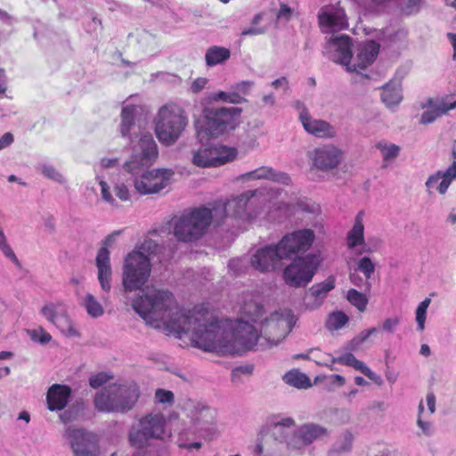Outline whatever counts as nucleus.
I'll return each mask as SVG.
<instances>
[{
  "instance_id": "f257e3e1",
  "label": "nucleus",
  "mask_w": 456,
  "mask_h": 456,
  "mask_svg": "<svg viewBox=\"0 0 456 456\" xmlns=\"http://www.w3.org/2000/svg\"><path fill=\"white\" fill-rule=\"evenodd\" d=\"M133 308L147 325L179 337L189 335L191 344L205 352L233 349L225 340L222 326L212 312L203 306L189 311L180 308L168 289L147 287L133 302Z\"/></svg>"
},
{
  "instance_id": "f03ea898",
  "label": "nucleus",
  "mask_w": 456,
  "mask_h": 456,
  "mask_svg": "<svg viewBox=\"0 0 456 456\" xmlns=\"http://www.w3.org/2000/svg\"><path fill=\"white\" fill-rule=\"evenodd\" d=\"M296 318L290 310L275 311L261 322V335L256 327L248 322H218L225 340L233 347L232 351L210 350L223 354H240L242 350L265 349L278 345L291 331Z\"/></svg>"
},
{
  "instance_id": "7ed1b4c3",
  "label": "nucleus",
  "mask_w": 456,
  "mask_h": 456,
  "mask_svg": "<svg viewBox=\"0 0 456 456\" xmlns=\"http://www.w3.org/2000/svg\"><path fill=\"white\" fill-rule=\"evenodd\" d=\"M158 146L151 134L142 133L138 140H132L131 159L124 164L127 173L138 175L134 179V188L140 194H153L169 185L174 171L158 168L144 171L158 158Z\"/></svg>"
},
{
  "instance_id": "20e7f679",
  "label": "nucleus",
  "mask_w": 456,
  "mask_h": 456,
  "mask_svg": "<svg viewBox=\"0 0 456 456\" xmlns=\"http://www.w3.org/2000/svg\"><path fill=\"white\" fill-rule=\"evenodd\" d=\"M158 248V244L149 239L126 255L122 268V284L126 291L141 289L147 282L151 272V255Z\"/></svg>"
},
{
  "instance_id": "39448f33",
  "label": "nucleus",
  "mask_w": 456,
  "mask_h": 456,
  "mask_svg": "<svg viewBox=\"0 0 456 456\" xmlns=\"http://www.w3.org/2000/svg\"><path fill=\"white\" fill-rule=\"evenodd\" d=\"M225 208L220 204L216 208H200L183 215L175 224L174 233L177 240L192 241L200 238L213 222L220 224Z\"/></svg>"
},
{
  "instance_id": "423d86ee",
  "label": "nucleus",
  "mask_w": 456,
  "mask_h": 456,
  "mask_svg": "<svg viewBox=\"0 0 456 456\" xmlns=\"http://www.w3.org/2000/svg\"><path fill=\"white\" fill-rule=\"evenodd\" d=\"M225 208L220 204L216 208H200L183 215L175 224L174 233L177 240L192 241L200 238L213 222L220 224Z\"/></svg>"
},
{
  "instance_id": "0eeeda50",
  "label": "nucleus",
  "mask_w": 456,
  "mask_h": 456,
  "mask_svg": "<svg viewBox=\"0 0 456 456\" xmlns=\"http://www.w3.org/2000/svg\"><path fill=\"white\" fill-rule=\"evenodd\" d=\"M155 133L159 142L167 146L174 144L188 124L184 110L175 104L162 106L155 118Z\"/></svg>"
},
{
  "instance_id": "6e6552de",
  "label": "nucleus",
  "mask_w": 456,
  "mask_h": 456,
  "mask_svg": "<svg viewBox=\"0 0 456 456\" xmlns=\"http://www.w3.org/2000/svg\"><path fill=\"white\" fill-rule=\"evenodd\" d=\"M191 162L199 167H216L232 162L237 157L235 148L208 142L193 149Z\"/></svg>"
},
{
  "instance_id": "1a4fd4ad",
  "label": "nucleus",
  "mask_w": 456,
  "mask_h": 456,
  "mask_svg": "<svg viewBox=\"0 0 456 456\" xmlns=\"http://www.w3.org/2000/svg\"><path fill=\"white\" fill-rule=\"evenodd\" d=\"M319 264L318 256L314 254L294 259L283 270L285 283L294 288L305 287L312 281Z\"/></svg>"
},
{
  "instance_id": "9d476101",
  "label": "nucleus",
  "mask_w": 456,
  "mask_h": 456,
  "mask_svg": "<svg viewBox=\"0 0 456 456\" xmlns=\"http://www.w3.org/2000/svg\"><path fill=\"white\" fill-rule=\"evenodd\" d=\"M241 111L242 110L238 107H205L203 109L204 125L199 135L200 136L203 132L212 137L223 134L235 118L240 116Z\"/></svg>"
},
{
  "instance_id": "9b49d317",
  "label": "nucleus",
  "mask_w": 456,
  "mask_h": 456,
  "mask_svg": "<svg viewBox=\"0 0 456 456\" xmlns=\"http://www.w3.org/2000/svg\"><path fill=\"white\" fill-rule=\"evenodd\" d=\"M165 418L161 413H150L139 420L129 433L132 446L142 448L151 439H160L165 433Z\"/></svg>"
},
{
  "instance_id": "f8f14e48",
  "label": "nucleus",
  "mask_w": 456,
  "mask_h": 456,
  "mask_svg": "<svg viewBox=\"0 0 456 456\" xmlns=\"http://www.w3.org/2000/svg\"><path fill=\"white\" fill-rule=\"evenodd\" d=\"M64 436L69 440L75 456H98L99 447L94 434L73 426L66 428Z\"/></svg>"
},
{
  "instance_id": "ddd939ff",
  "label": "nucleus",
  "mask_w": 456,
  "mask_h": 456,
  "mask_svg": "<svg viewBox=\"0 0 456 456\" xmlns=\"http://www.w3.org/2000/svg\"><path fill=\"white\" fill-rule=\"evenodd\" d=\"M279 242L276 245H268L257 248L250 257L251 266L261 273H272L279 270L286 259L281 254Z\"/></svg>"
},
{
  "instance_id": "4468645a",
  "label": "nucleus",
  "mask_w": 456,
  "mask_h": 456,
  "mask_svg": "<svg viewBox=\"0 0 456 456\" xmlns=\"http://www.w3.org/2000/svg\"><path fill=\"white\" fill-rule=\"evenodd\" d=\"M315 234L311 229H302L288 233L279 241L281 254L286 259L305 253L313 245Z\"/></svg>"
},
{
  "instance_id": "2eb2a0df",
  "label": "nucleus",
  "mask_w": 456,
  "mask_h": 456,
  "mask_svg": "<svg viewBox=\"0 0 456 456\" xmlns=\"http://www.w3.org/2000/svg\"><path fill=\"white\" fill-rule=\"evenodd\" d=\"M256 190H249L228 201H216L211 208H216L220 204L224 206L225 212L222 216V221L228 216H233L240 219H249L252 217L251 210L254 205L252 199L256 196Z\"/></svg>"
},
{
  "instance_id": "dca6fc26",
  "label": "nucleus",
  "mask_w": 456,
  "mask_h": 456,
  "mask_svg": "<svg viewBox=\"0 0 456 456\" xmlns=\"http://www.w3.org/2000/svg\"><path fill=\"white\" fill-rule=\"evenodd\" d=\"M40 313L48 322L55 325L61 333L69 337L78 336V332L73 327L67 313V307L63 303H48L41 308Z\"/></svg>"
},
{
  "instance_id": "f3484780",
  "label": "nucleus",
  "mask_w": 456,
  "mask_h": 456,
  "mask_svg": "<svg viewBox=\"0 0 456 456\" xmlns=\"http://www.w3.org/2000/svg\"><path fill=\"white\" fill-rule=\"evenodd\" d=\"M352 40L346 35L332 36L327 39L324 54L332 61L343 66L352 61Z\"/></svg>"
},
{
  "instance_id": "a211bd4d",
  "label": "nucleus",
  "mask_w": 456,
  "mask_h": 456,
  "mask_svg": "<svg viewBox=\"0 0 456 456\" xmlns=\"http://www.w3.org/2000/svg\"><path fill=\"white\" fill-rule=\"evenodd\" d=\"M313 167L321 171L336 168L343 159V152L333 144H325L315 148L309 153Z\"/></svg>"
},
{
  "instance_id": "6ab92c4d",
  "label": "nucleus",
  "mask_w": 456,
  "mask_h": 456,
  "mask_svg": "<svg viewBox=\"0 0 456 456\" xmlns=\"http://www.w3.org/2000/svg\"><path fill=\"white\" fill-rule=\"evenodd\" d=\"M319 25L325 34L336 33L347 28L345 11L338 5H326L318 14Z\"/></svg>"
},
{
  "instance_id": "aec40b11",
  "label": "nucleus",
  "mask_w": 456,
  "mask_h": 456,
  "mask_svg": "<svg viewBox=\"0 0 456 456\" xmlns=\"http://www.w3.org/2000/svg\"><path fill=\"white\" fill-rule=\"evenodd\" d=\"M327 434V428L319 424H304L293 433L290 440L288 441V448L290 450H300L308 446L315 440L322 438Z\"/></svg>"
},
{
  "instance_id": "412c9836",
  "label": "nucleus",
  "mask_w": 456,
  "mask_h": 456,
  "mask_svg": "<svg viewBox=\"0 0 456 456\" xmlns=\"http://www.w3.org/2000/svg\"><path fill=\"white\" fill-rule=\"evenodd\" d=\"M112 391H114L113 403L118 404L114 412H126L131 410L140 395L139 387L133 381L112 384Z\"/></svg>"
},
{
  "instance_id": "4be33fe9",
  "label": "nucleus",
  "mask_w": 456,
  "mask_h": 456,
  "mask_svg": "<svg viewBox=\"0 0 456 456\" xmlns=\"http://www.w3.org/2000/svg\"><path fill=\"white\" fill-rule=\"evenodd\" d=\"M379 52V45L374 41H367L360 45L357 48L355 57L352 56V61H350L347 66V70L350 72H359L366 69L376 60Z\"/></svg>"
},
{
  "instance_id": "5701e85b",
  "label": "nucleus",
  "mask_w": 456,
  "mask_h": 456,
  "mask_svg": "<svg viewBox=\"0 0 456 456\" xmlns=\"http://www.w3.org/2000/svg\"><path fill=\"white\" fill-rule=\"evenodd\" d=\"M335 287V280L329 277L324 281L313 285L305 294L303 305L305 309L316 310L323 304L328 293Z\"/></svg>"
},
{
  "instance_id": "b1692460",
  "label": "nucleus",
  "mask_w": 456,
  "mask_h": 456,
  "mask_svg": "<svg viewBox=\"0 0 456 456\" xmlns=\"http://www.w3.org/2000/svg\"><path fill=\"white\" fill-rule=\"evenodd\" d=\"M454 179H456V160H453L445 170H438L429 175L425 186L429 194L436 190L441 195H444Z\"/></svg>"
},
{
  "instance_id": "393cba45",
  "label": "nucleus",
  "mask_w": 456,
  "mask_h": 456,
  "mask_svg": "<svg viewBox=\"0 0 456 456\" xmlns=\"http://www.w3.org/2000/svg\"><path fill=\"white\" fill-rule=\"evenodd\" d=\"M299 120L306 133L318 138H333L336 130L333 126L323 119L314 118L309 111L304 110L298 115Z\"/></svg>"
},
{
  "instance_id": "a878e982",
  "label": "nucleus",
  "mask_w": 456,
  "mask_h": 456,
  "mask_svg": "<svg viewBox=\"0 0 456 456\" xmlns=\"http://www.w3.org/2000/svg\"><path fill=\"white\" fill-rule=\"evenodd\" d=\"M295 425V420L290 417L273 416L269 419L266 428L274 440L288 444V441L290 440L289 436Z\"/></svg>"
},
{
  "instance_id": "bb28decb",
  "label": "nucleus",
  "mask_w": 456,
  "mask_h": 456,
  "mask_svg": "<svg viewBox=\"0 0 456 456\" xmlns=\"http://www.w3.org/2000/svg\"><path fill=\"white\" fill-rule=\"evenodd\" d=\"M98 270L97 278L103 291L109 292L111 289L112 270L110 265V251L106 247H102L95 258Z\"/></svg>"
},
{
  "instance_id": "cd10ccee",
  "label": "nucleus",
  "mask_w": 456,
  "mask_h": 456,
  "mask_svg": "<svg viewBox=\"0 0 456 456\" xmlns=\"http://www.w3.org/2000/svg\"><path fill=\"white\" fill-rule=\"evenodd\" d=\"M71 390L68 386L54 384L47 392L46 401L51 411L64 409L69 400Z\"/></svg>"
},
{
  "instance_id": "c85d7f7f",
  "label": "nucleus",
  "mask_w": 456,
  "mask_h": 456,
  "mask_svg": "<svg viewBox=\"0 0 456 456\" xmlns=\"http://www.w3.org/2000/svg\"><path fill=\"white\" fill-rule=\"evenodd\" d=\"M332 362L353 367L356 370L361 371L364 376H366L377 385L380 386L383 383L379 375L373 372L367 365L364 364L363 362L356 359V357L351 353H346L337 358H334Z\"/></svg>"
},
{
  "instance_id": "c756f323",
  "label": "nucleus",
  "mask_w": 456,
  "mask_h": 456,
  "mask_svg": "<svg viewBox=\"0 0 456 456\" xmlns=\"http://www.w3.org/2000/svg\"><path fill=\"white\" fill-rule=\"evenodd\" d=\"M240 314L242 318L240 320H228V319H219L217 316L214 314V316L217 319V322H248L249 324H253L257 322L258 318L263 314V306L260 303H258L256 299L250 298L249 300L244 301L243 305L240 307Z\"/></svg>"
},
{
  "instance_id": "7c9ffc66",
  "label": "nucleus",
  "mask_w": 456,
  "mask_h": 456,
  "mask_svg": "<svg viewBox=\"0 0 456 456\" xmlns=\"http://www.w3.org/2000/svg\"><path fill=\"white\" fill-rule=\"evenodd\" d=\"M245 176L249 180L268 179L282 184H289L290 183V177L288 174L276 172L273 168L268 167L256 168L247 173Z\"/></svg>"
},
{
  "instance_id": "2f4dec72",
  "label": "nucleus",
  "mask_w": 456,
  "mask_h": 456,
  "mask_svg": "<svg viewBox=\"0 0 456 456\" xmlns=\"http://www.w3.org/2000/svg\"><path fill=\"white\" fill-rule=\"evenodd\" d=\"M381 100L387 108L398 105L403 100L401 82L399 80H390L384 85Z\"/></svg>"
},
{
  "instance_id": "473e14b6",
  "label": "nucleus",
  "mask_w": 456,
  "mask_h": 456,
  "mask_svg": "<svg viewBox=\"0 0 456 456\" xmlns=\"http://www.w3.org/2000/svg\"><path fill=\"white\" fill-rule=\"evenodd\" d=\"M113 396L112 385L100 390L94 395V408L100 412H114L118 409V404L113 403Z\"/></svg>"
},
{
  "instance_id": "72a5a7b5",
  "label": "nucleus",
  "mask_w": 456,
  "mask_h": 456,
  "mask_svg": "<svg viewBox=\"0 0 456 456\" xmlns=\"http://www.w3.org/2000/svg\"><path fill=\"white\" fill-rule=\"evenodd\" d=\"M428 105L431 107V109L427 110L422 113L419 120L421 124L432 123L438 117L447 113L448 110L456 109V101L453 102H447L446 101L443 100L433 105L432 100H429Z\"/></svg>"
},
{
  "instance_id": "f704fd0d",
  "label": "nucleus",
  "mask_w": 456,
  "mask_h": 456,
  "mask_svg": "<svg viewBox=\"0 0 456 456\" xmlns=\"http://www.w3.org/2000/svg\"><path fill=\"white\" fill-rule=\"evenodd\" d=\"M363 216L364 213L362 211L356 215L354 225L346 235L347 247L349 248H354L364 244Z\"/></svg>"
},
{
  "instance_id": "c9c22d12",
  "label": "nucleus",
  "mask_w": 456,
  "mask_h": 456,
  "mask_svg": "<svg viewBox=\"0 0 456 456\" xmlns=\"http://www.w3.org/2000/svg\"><path fill=\"white\" fill-rule=\"evenodd\" d=\"M141 108L137 105L126 104L121 111L120 133L127 136L135 126V118Z\"/></svg>"
},
{
  "instance_id": "e433bc0d",
  "label": "nucleus",
  "mask_w": 456,
  "mask_h": 456,
  "mask_svg": "<svg viewBox=\"0 0 456 456\" xmlns=\"http://www.w3.org/2000/svg\"><path fill=\"white\" fill-rule=\"evenodd\" d=\"M231 57L230 49L213 45L207 49L205 53V61L207 67H214L225 63Z\"/></svg>"
},
{
  "instance_id": "4c0bfd02",
  "label": "nucleus",
  "mask_w": 456,
  "mask_h": 456,
  "mask_svg": "<svg viewBox=\"0 0 456 456\" xmlns=\"http://www.w3.org/2000/svg\"><path fill=\"white\" fill-rule=\"evenodd\" d=\"M375 148L380 152L383 161L382 167H387L389 163L395 160L401 151L398 145L387 141L378 142Z\"/></svg>"
},
{
  "instance_id": "58836bf2",
  "label": "nucleus",
  "mask_w": 456,
  "mask_h": 456,
  "mask_svg": "<svg viewBox=\"0 0 456 456\" xmlns=\"http://www.w3.org/2000/svg\"><path fill=\"white\" fill-rule=\"evenodd\" d=\"M282 379L286 384L299 389H305L312 386L310 379L297 370L288 371Z\"/></svg>"
},
{
  "instance_id": "ea45409f",
  "label": "nucleus",
  "mask_w": 456,
  "mask_h": 456,
  "mask_svg": "<svg viewBox=\"0 0 456 456\" xmlns=\"http://www.w3.org/2000/svg\"><path fill=\"white\" fill-rule=\"evenodd\" d=\"M209 99L214 102H224L232 104H240L247 102V99L242 95L239 94L237 92H224L219 91L216 93H212L209 95Z\"/></svg>"
},
{
  "instance_id": "a19ab883",
  "label": "nucleus",
  "mask_w": 456,
  "mask_h": 456,
  "mask_svg": "<svg viewBox=\"0 0 456 456\" xmlns=\"http://www.w3.org/2000/svg\"><path fill=\"white\" fill-rule=\"evenodd\" d=\"M83 305L85 306L88 315L93 318H98L104 313L102 305L94 297V295L87 293L83 300Z\"/></svg>"
},
{
  "instance_id": "79ce46f5",
  "label": "nucleus",
  "mask_w": 456,
  "mask_h": 456,
  "mask_svg": "<svg viewBox=\"0 0 456 456\" xmlns=\"http://www.w3.org/2000/svg\"><path fill=\"white\" fill-rule=\"evenodd\" d=\"M431 299L429 297H426L423 301H421L415 311V320L417 322V330L419 331H423L425 330V323L427 320L428 308L430 305Z\"/></svg>"
},
{
  "instance_id": "37998d69",
  "label": "nucleus",
  "mask_w": 456,
  "mask_h": 456,
  "mask_svg": "<svg viewBox=\"0 0 456 456\" xmlns=\"http://www.w3.org/2000/svg\"><path fill=\"white\" fill-rule=\"evenodd\" d=\"M347 322L348 316L345 313L341 311H336L329 315V318L326 322V327L330 330H338L345 326Z\"/></svg>"
},
{
  "instance_id": "c03bdc74",
  "label": "nucleus",
  "mask_w": 456,
  "mask_h": 456,
  "mask_svg": "<svg viewBox=\"0 0 456 456\" xmlns=\"http://www.w3.org/2000/svg\"><path fill=\"white\" fill-rule=\"evenodd\" d=\"M138 43L148 53L155 52L159 48L157 37L147 31H143L139 35Z\"/></svg>"
},
{
  "instance_id": "a18cd8bd",
  "label": "nucleus",
  "mask_w": 456,
  "mask_h": 456,
  "mask_svg": "<svg viewBox=\"0 0 456 456\" xmlns=\"http://www.w3.org/2000/svg\"><path fill=\"white\" fill-rule=\"evenodd\" d=\"M347 300L361 312H363L366 309L368 303L367 297L364 294L354 289L348 290Z\"/></svg>"
},
{
  "instance_id": "49530a36",
  "label": "nucleus",
  "mask_w": 456,
  "mask_h": 456,
  "mask_svg": "<svg viewBox=\"0 0 456 456\" xmlns=\"http://www.w3.org/2000/svg\"><path fill=\"white\" fill-rule=\"evenodd\" d=\"M38 170L48 179H51L58 183H64L66 182L64 176L52 165L40 164Z\"/></svg>"
},
{
  "instance_id": "de8ad7c7",
  "label": "nucleus",
  "mask_w": 456,
  "mask_h": 456,
  "mask_svg": "<svg viewBox=\"0 0 456 456\" xmlns=\"http://www.w3.org/2000/svg\"><path fill=\"white\" fill-rule=\"evenodd\" d=\"M357 270L364 274L367 287L370 288V285L368 282V280L371 277L375 270V265L371 259L368 256L361 258L357 263Z\"/></svg>"
},
{
  "instance_id": "09e8293b",
  "label": "nucleus",
  "mask_w": 456,
  "mask_h": 456,
  "mask_svg": "<svg viewBox=\"0 0 456 456\" xmlns=\"http://www.w3.org/2000/svg\"><path fill=\"white\" fill-rule=\"evenodd\" d=\"M0 250L12 262H13L17 265H20V262L15 253L13 252L10 245L7 243L6 237L2 228L0 229Z\"/></svg>"
},
{
  "instance_id": "8fccbe9b",
  "label": "nucleus",
  "mask_w": 456,
  "mask_h": 456,
  "mask_svg": "<svg viewBox=\"0 0 456 456\" xmlns=\"http://www.w3.org/2000/svg\"><path fill=\"white\" fill-rule=\"evenodd\" d=\"M111 379L112 376L107 372H98L90 376L89 385L91 387L96 389L106 384Z\"/></svg>"
},
{
  "instance_id": "3c124183",
  "label": "nucleus",
  "mask_w": 456,
  "mask_h": 456,
  "mask_svg": "<svg viewBox=\"0 0 456 456\" xmlns=\"http://www.w3.org/2000/svg\"><path fill=\"white\" fill-rule=\"evenodd\" d=\"M353 436L346 432L343 436V440L334 445L333 451L343 453L347 452L352 448Z\"/></svg>"
},
{
  "instance_id": "603ef678",
  "label": "nucleus",
  "mask_w": 456,
  "mask_h": 456,
  "mask_svg": "<svg viewBox=\"0 0 456 456\" xmlns=\"http://www.w3.org/2000/svg\"><path fill=\"white\" fill-rule=\"evenodd\" d=\"M175 396L173 392L169 390H165L159 388L155 392V402L158 403H168L172 404L174 403Z\"/></svg>"
},
{
  "instance_id": "864d4df0",
  "label": "nucleus",
  "mask_w": 456,
  "mask_h": 456,
  "mask_svg": "<svg viewBox=\"0 0 456 456\" xmlns=\"http://www.w3.org/2000/svg\"><path fill=\"white\" fill-rule=\"evenodd\" d=\"M28 334L32 340L41 344H46L52 338L51 335L41 328L38 330H28Z\"/></svg>"
},
{
  "instance_id": "5fc2aeb1",
  "label": "nucleus",
  "mask_w": 456,
  "mask_h": 456,
  "mask_svg": "<svg viewBox=\"0 0 456 456\" xmlns=\"http://www.w3.org/2000/svg\"><path fill=\"white\" fill-rule=\"evenodd\" d=\"M254 86V82L250 80L240 81L232 86L233 92H237L239 94H248Z\"/></svg>"
},
{
  "instance_id": "6e6d98bb",
  "label": "nucleus",
  "mask_w": 456,
  "mask_h": 456,
  "mask_svg": "<svg viewBox=\"0 0 456 456\" xmlns=\"http://www.w3.org/2000/svg\"><path fill=\"white\" fill-rule=\"evenodd\" d=\"M370 338V334L368 333V330L361 331L358 335H356L348 344V348L351 350H355L360 345L364 343Z\"/></svg>"
},
{
  "instance_id": "4d7b16f0",
  "label": "nucleus",
  "mask_w": 456,
  "mask_h": 456,
  "mask_svg": "<svg viewBox=\"0 0 456 456\" xmlns=\"http://www.w3.org/2000/svg\"><path fill=\"white\" fill-rule=\"evenodd\" d=\"M214 419V411L208 407H202L200 412V417L196 418V420L203 422L204 424H211Z\"/></svg>"
},
{
  "instance_id": "13d9d810",
  "label": "nucleus",
  "mask_w": 456,
  "mask_h": 456,
  "mask_svg": "<svg viewBox=\"0 0 456 456\" xmlns=\"http://www.w3.org/2000/svg\"><path fill=\"white\" fill-rule=\"evenodd\" d=\"M99 184L101 186V193L102 200L110 205H115L116 200L110 193V186L108 185V183L105 181L101 180Z\"/></svg>"
},
{
  "instance_id": "bf43d9fd",
  "label": "nucleus",
  "mask_w": 456,
  "mask_h": 456,
  "mask_svg": "<svg viewBox=\"0 0 456 456\" xmlns=\"http://www.w3.org/2000/svg\"><path fill=\"white\" fill-rule=\"evenodd\" d=\"M208 83V79L207 77H197L194 79L190 86V92L192 94H199L201 92Z\"/></svg>"
},
{
  "instance_id": "052dcab7",
  "label": "nucleus",
  "mask_w": 456,
  "mask_h": 456,
  "mask_svg": "<svg viewBox=\"0 0 456 456\" xmlns=\"http://www.w3.org/2000/svg\"><path fill=\"white\" fill-rule=\"evenodd\" d=\"M116 196L123 201L130 199L129 190L124 183H118L114 188Z\"/></svg>"
},
{
  "instance_id": "680f3d73",
  "label": "nucleus",
  "mask_w": 456,
  "mask_h": 456,
  "mask_svg": "<svg viewBox=\"0 0 456 456\" xmlns=\"http://www.w3.org/2000/svg\"><path fill=\"white\" fill-rule=\"evenodd\" d=\"M399 322L400 319L398 317L387 318L382 323V330L388 333H394Z\"/></svg>"
},
{
  "instance_id": "e2e57ef3",
  "label": "nucleus",
  "mask_w": 456,
  "mask_h": 456,
  "mask_svg": "<svg viewBox=\"0 0 456 456\" xmlns=\"http://www.w3.org/2000/svg\"><path fill=\"white\" fill-rule=\"evenodd\" d=\"M292 15V9L286 4H281L277 13V20L287 22Z\"/></svg>"
},
{
  "instance_id": "0e129e2a",
  "label": "nucleus",
  "mask_w": 456,
  "mask_h": 456,
  "mask_svg": "<svg viewBox=\"0 0 456 456\" xmlns=\"http://www.w3.org/2000/svg\"><path fill=\"white\" fill-rule=\"evenodd\" d=\"M272 86L275 89L283 88L285 91L289 89V80L286 77H281L272 82Z\"/></svg>"
},
{
  "instance_id": "69168bd1",
  "label": "nucleus",
  "mask_w": 456,
  "mask_h": 456,
  "mask_svg": "<svg viewBox=\"0 0 456 456\" xmlns=\"http://www.w3.org/2000/svg\"><path fill=\"white\" fill-rule=\"evenodd\" d=\"M13 142V135L11 133H5L0 137V150H3Z\"/></svg>"
},
{
  "instance_id": "338daca9",
  "label": "nucleus",
  "mask_w": 456,
  "mask_h": 456,
  "mask_svg": "<svg viewBox=\"0 0 456 456\" xmlns=\"http://www.w3.org/2000/svg\"><path fill=\"white\" fill-rule=\"evenodd\" d=\"M241 265H242V260L241 259H232L230 262H229V268L232 271H234L235 273H240L242 270H241Z\"/></svg>"
},
{
  "instance_id": "774afa93",
  "label": "nucleus",
  "mask_w": 456,
  "mask_h": 456,
  "mask_svg": "<svg viewBox=\"0 0 456 456\" xmlns=\"http://www.w3.org/2000/svg\"><path fill=\"white\" fill-rule=\"evenodd\" d=\"M118 159L117 158H103L101 159V165L102 167L109 168L114 167L118 165Z\"/></svg>"
}]
</instances>
